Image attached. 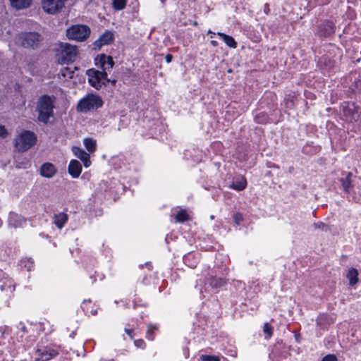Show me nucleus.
Segmentation results:
<instances>
[{
    "label": "nucleus",
    "mask_w": 361,
    "mask_h": 361,
    "mask_svg": "<svg viewBox=\"0 0 361 361\" xmlns=\"http://www.w3.org/2000/svg\"><path fill=\"white\" fill-rule=\"evenodd\" d=\"M247 186V180L243 176H238L229 185V188L237 191L243 190Z\"/></svg>",
    "instance_id": "a211bd4d"
},
{
    "label": "nucleus",
    "mask_w": 361,
    "mask_h": 361,
    "mask_svg": "<svg viewBox=\"0 0 361 361\" xmlns=\"http://www.w3.org/2000/svg\"><path fill=\"white\" fill-rule=\"evenodd\" d=\"M174 218L176 222L183 223L188 220L189 216L186 210L180 209L175 215Z\"/></svg>",
    "instance_id": "a878e982"
},
{
    "label": "nucleus",
    "mask_w": 361,
    "mask_h": 361,
    "mask_svg": "<svg viewBox=\"0 0 361 361\" xmlns=\"http://www.w3.org/2000/svg\"><path fill=\"white\" fill-rule=\"evenodd\" d=\"M263 331L266 335L267 338H269L273 334V328L268 323H265L264 325Z\"/></svg>",
    "instance_id": "7c9ffc66"
},
{
    "label": "nucleus",
    "mask_w": 361,
    "mask_h": 361,
    "mask_svg": "<svg viewBox=\"0 0 361 361\" xmlns=\"http://www.w3.org/2000/svg\"><path fill=\"white\" fill-rule=\"evenodd\" d=\"M320 30L323 36H329L334 32V24L331 21H325L322 24Z\"/></svg>",
    "instance_id": "412c9836"
},
{
    "label": "nucleus",
    "mask_w": 361,
    "mask_h": 361,
    "mask_svg": "<svg viewBox=\"0 0 361 361\" xmlns=\"http://www.w3.org/2000/svg\"><path fill=\"white\" fill-rule=\"evenodd\" d=\"M55 100L54 96L44 94L39 97L36 105V111L38 114L37 119L39 122L47 124L49 119L54 117Z\"/></svg>",
    "instance_id": "f03ea898"
},
{
    "label": "nucleus",
    "mask_w": 361,
    "mask_h": 361,
    "mask_svg": "<svg viewBox=\"0 0 361 361\" xmlns=\"http://www.w3.org/2000/svg\"><path fill=\"white\" fill-rule=\"evenodd\" d=\"M10 2L16 9H23L30 6L32 0H10Z\"/></svg>",
    "instance_id": "b1692460"
},
{
    "label": "nucleus",
    "mask_w": 361,
    "mask_h": 361,
    "mask_svg": "<svg viewBox=\"0 0 361 361\" xmlns=\"http://www.w3.org/2000/svg\"><path fill=\"white\" fill-rule=\"evenodd\" d=\"M111 82H112L113 84H115V83H116V80H112V81H111Z\"/></svg>",
    "instance_id": "a18cd8bd"
},
{
    "label": "nucleus",
    "mask_w": 361,
    "mask_h": 361,
    "mask_svg": "<svg viewBox=\"0 0 361 361\" xmlns=\"http://www.w3.org/2000/svg\"><path fill=\"white\" fill-rule=\"evenodd\" d=\"M349 280V284L352 286L358 282V271L355 268H350L346 275Z\"/></svg>",
    "instance_id": "4be33fe9"
},
{
    "label": "nucleus",
    "mask_w": 361,
    "mask_h": 361,
    "mask_svg": "<svg viewBox=\"0 0 361 361\" xmlns=\"http://www.w3.org/2000/svg\"><path fill=\"white\" fill-rule=\"evenodd\" d=\"M78 54V49L76 46L69 44L68 43H61L60 50L59 53V61L62 63L73 62Z\"/></svg>",
    "instance_id": "0eeeda50"
},
{
    "label": "nucleus",
    "mask_w": 361,
    "mask_h": 361,
    "mask_svg": "<svg viewBox=\"0 0 361 361\" xmlns=\"http://www.w3.org/2000/svg\"><path fill=\"white\" fill-rule=\"evenodd\" d=\"M84 145L89 152H93L96 149L97 144L96 140L92 138H85L84 140Z\"/></svg>",
    "instance_id": "bb28decb"
},
{
    "label": "nucleus",
    "mask_w": 361,
    "mask_h": 361,
    "mask_svg": "<svg viewBox=\"0 0 361 361\" xmlns=\"http://www.w3.org/2000/svg\"><path fill=\"white\" fill-rule=\"evenodd\" d=\"M114 35L113 33L109 31H106L98 39H97L93 45L94 49H99L102 46L109 44L113 42Z\"/></svg>",
    "instance_id": "f8f14e48"
},
{
    "label": "nucleus",
    "mask_w": 361,
    "mask_h": 361,
    "mask_svg": "<svg viewBox=\"0 0 361 361\" xmlns=\"http://www.w3.org/2000/svg\"><path fill=\"white\" fill-rule=\"evenodd\" d=\"M202 361H219V358L215 355H202Z\"/></svg>",
    "instance_id": "473e14b6"
},
{
    "label": "nucleus",
    "mask_w": 361,
    "mask_h": 361,
    "mask_svg": "<svg viewBox=\"0 0 361 361\" xmlns=\"http://www.w3.org/2000/svg\"><path fill=\"white\" fill-rule=\"evenodd\" d=\"M314 227L315 228L324 230L326 231L329 230V226L326 224H325L324 223H323V222L314 223Z\"/></svg>",
    "instance_id": "72a5a7b5"
},
{
    "label": "nucleus",
    "mask_w": 361,
    "mask_h": 361,
    "mask_svg": "<svg viewBox=\"0 0 361 361\" xmlns=\"http://www.w3.org/2000/svg\"><path fill=\"white\" fill-rule=\"evenodd\" d=\"M25 219L21 215L15 212H10L8 216V225L13 228H18L22 226L25 223Z\"/></svg>",
    "instance_id": "4468645a"
},
{
    "label": "nucleus",
    "mask_w": 361,
    "mask_h": 361,
    "mask_svg": "<svg viewBox=\"0 0 361 361\" xmlns=\"http://www.w3.org/2000/svg\"><path fill=\"white\" fill-rule=\"evenodd\" d=\"M66 0H41L42 8L49 14H55L64 6Z\"/></svg>",
    "instance_id": "1a4fd4ad"
},
{
    "label": "nucleus",
    "mask_w": 361,
    "mask_h": 361,
    "mask_svg": "<svg viewBox=\"0 0 361 361\" xmlns=\"http://www.w3.org/2000/svg\"><path fill=\"white\" fill-rule=\"evenodd\" d=\"M202 280H200V283H199V282H197V285L195 286V288H198L199 286H202ZM199 290H200V293H202V288H201V287H200V288H199Z\"/></svg>",
    "instance_id": "a19ab883"
},
{
    "label": "nucleus",
    "mask_w": 361,
    "mask_h": 361,
    "mask_svg": "<svg viewBox=\"0 0 361 361\" xmlns=\"http://www.w3.org/2000/svg\"><path fill=\"white\" fill-rule=\"evenodd\" d=\"M342 108L343 114L346 121L352 123L355 122L359 119L360 116L359 107L357 106L354 103L345 102L343 104Z\"/></svg>",
    "instance_id": "6e6552de"
},
{
    "label": "nucleus",
    "mask_w": 361,
    "mask_h": 361,
    "mask_svg": "<svg viewBox=\"0 0 361 361\" xmlns=\"http://www.w3.org/2000/svg\"><path fill=\"white\" fill-rule=\"evenodd\" d=\"M208 33H210V34H212V35L211 36V37H213V35H216V33L212 32L210 30L208 31Z\"/></svg>",
    "instance_id": "c03bdc74"
},
{
    "label": "nucleus",
    "mask_w": 361,
    "mask_h": 361,
    "mask_svg": "<svg viewBox=\"0 0 361 361\" xmlns=\"http://www.w3.org/2000/svg\"><path fill=\"white\" fill-rule=\"evenodd\" d=\"M57 170L55 166L49 162L44 163L40 168V174L42 176L51 178L56 173Z\"/></svg>",
    "instance_id": "2eb2a0df"
},
{
    "label": "nucleus",
    "mask_w": 361,
    "mask_h": 361,
    "mask_svg": "<svg viewBox=\"0 0 361 361\" xmlns=\"http://www.w3.org/2000/svg\"><path fill=\"white\" fill-rule=\"evenodd\" d=\"M207 281L209 285L212 288H219L222 286H224L226 283V280L222 277H215V276H209L207 279Z\"/></svg>",
    "instance_id": "6ab92c4d"
},
{
    "label": "nucleus",
    "mask_w": 361,
    "mask_h": 361,
    "mask_svg": "<svg viewBox=\"0 0 361 361\" xmlns=\"http://www.w3.org/2000/svg\"><path fill=\"white\" fill-rule=\"evenodd\" d=\"M255 120L257 123H262V122H264L267 120V116L264 114H260L257 115L255 116Z\"/></svg>",
    "instance_id": "f704fd0d"
},
{
    "label": "nucleus",
    "mask_w": 361,
    "mask_h": 361,
    "mask_svg": "<svg viewBox=\"0 0 361 361\" xmlns=\"http://www.w3.org/2000/svg\"><path fill=\"white\" fill-rule=\"evenodd\" d=\"M216 35L221 37L228 47L233 49L237 47V42L233 37L227 35L223 32H217Z\"/></svg>",
    "instance_id": "5701e85b"
},
{
    "label": "nucleus",
    "mask_w": 361,
    "mask_h": 361,
    "mask_svg": "<svg viewBox=\"0 0 361 361\" xmlns=\"http://www.w3.org/2000/svg\"><path fill=\"white\" fill-rule=\"evenodd\" d=\"M211 44L213 46V47H217L218 46V42L215 40H212L211 41Z\"/></svg>",
    "instance_id": "79ce46f5"
},
{
    "label": "nucleus",
    "mask_w": 361,
    "mask_h": 361,
    "mask_svg": "<svg viewBox=\"0 0 361 361\" xmlns=\"http://www.w3.org/2000/svg\"><path fill=\"white\" fill-rule=\"evenodd\" d=\"M82 166L80 163L75 159L70 161L68 165V172L73 178H78L81 173Z\"/></svg>",
    "instance_id": "f3484780"
},
{
    "label": "nucleus",
    "mask_w": 361,
    "mask_h": 361,
    "mask_svg": "<svg viewBox=\"0 0 361 361\" xmlns=\"http://www.w3.org/2000/svg\"><path fill=\"white\" fill-rule=\"evenodd\" d=\"M20 329L22 331L24 332V331H25L26 327L24 325H23L22 327L20 328Z\"/></svg>",
    "instance_id": "37998d69"
},
{
    "label": "nucleus",
    "mask_w": 361,
    "mask_h": 361,
    "mask_svg": "<svg viewBox=\"0 0 361 361\" xmlns=\"http://www.w3.org/2000/svg\"><path fill=\"white\" fill-rule=\"evenodd\" d=\"M16 40V43L23 47L35 49L39 46L42 40V37L37 32H25L18 34Z\"/></svg>",
    "instance_id": "20e7f679"
},
{
    "label": "nucleus",
    "mask_w": 361,
    "mask_h": 361,
    "mask_svg": "<svg viewBox=\"0 0 361 361\" xmlns=\"http://www.w3.org/2000/svg\"><path fill=\"white\" fill-rule=\"evenodd\" d=\"M173 59V56L171 54H167L166 56H165V60L167 63H171V61Z\"/></svg>",
    "instance_id": "ea45409f"
},
{
    "label": "nucleus",
    "mask_w": 361,
    "mask_h": 361,
    "mask_svg": "<svg viewBox=\"0 0 361 361\" xmlns=\"http://www.w3.org/2000/svg\"><path fill=\"white\" fill-rule=\"evenodd\" d=\"M72 152L75 157L82 161L85 167L87 168L91 165L90 154L78 147H73Z\"/></svg>",
    "instance_id": "ddd939ff"
},
{
    "label": "nucleus",
    "mask_w": 361,
    "mask_h": 361,
    "mask_svg": "<svg viewBox=\"0 0 361 361\" xmlns=\"http://www.w3.org/2000/svg\"><path fill=\"white\" fill-rule=\"evenodd\" d=\"M75 70H78V67H76V66H74L73 68H72L71 67H65V68H61V70L60 71V74L64 78L71 79L74 76Z\"/></svg>",
    "instance_id": "393cba45"
},
{
    "label": "nucleus",
    "mask_w": 361,
    "mask_h": 361,
    "mask_svg": "<svg viewBox=\"0 0 361 361\" xmlns=\"http://www.w3.org/2000/svg\"><path fill=\"white\" fill-rule=\"evenodd\" d=\"M126 5V0H112V6L115 10H123Z\"/></svg>",
    "instance_id": "cd10ccee"
},
{
    "label": "nucleus",
    "mask_w": 361,
    "mask_h": 361,
    "mask_svg": "<svg viewBox=\"0 0 361 361\" xmlns=\"http://www.w3.org/2000/svg\"><path fill=\"white\" fill-rule=\"evenodd\" d=\"M233 219L234 222H235L237 225H239V224H240V223L243 221V216L242 214H240V213H235V214L233 215Z\"/></svg>",
    "instance_id": "2f4dec72"
},
{
    "label": "nucleus",
    "mask_w": 361,
    "mask_h": 361,
    "mask_svg": "<svg viewBox=\"0 0 361 361\" xmlns=\"http://www.w3.org/2000/svg\"><path fill=\"white\" fill-rule=\"evenodd\" d=\"M125 331L126 334L131 338H133L134 334H133V330L129 329H125Z\"/></svg>",
    "instance_id": "58836bf2"
},
{
    "label": "nucleus",
    "mask_w": 361,
    "mask_h": 361,
    "mask_svg": "<svg viewBox=\"0 0 361 361\" xmlns=\"http://www.w3.org/2000/svg\"><path fill=\"white\" fill-rule=\"evenodd\" d=\"M343 175H345V177L341 178L339 179V181L341 184V188L343 190L345 193H350L352 191L353 189V185H352V173L348 172V173H343Z\"/></svg>",
    "instance_id": "dca6fc26"
},
{
    "label": "nucleus",
    "mask_w": 361,
    "mask_h": 361,
    "mask_svg": "<svg viewBox=\"0 0 361 361\" xmlns=\"http://www.w3.org/2000/svg\"><path fill=\"white\" fill-rule=\"evenodd\" d=\"M103 100L100 96L96 94H87L78 103L77 111L82 113L97 109L102 106Z\"/></svg>",
    "instance_id": "7ed1b4c3"
},
{
    "label": "nucleus",
    "mask_w": 361,
    "mask_h": 361,
    "mask_svg": "<svg viewBox=\"0 0 361 361\" xmlns=\"http://www.w3.org/2000/svg\"><path fill=\"white\" fill-rule=\"evenodd\" d=\"M37 140L34 133L24 130L15 139V146L18 151L25 152L33 146Z\"/></svg>",
    "instance_id": "423d86ee"
},
{
    "label": "nucleus",
    "mask_w": 361,
    "mask_h": 361,
    "mask_svg": "<svg viewBox=\"0 0 361 361\" xmlns=\"http://www.w3.org/2000/svg\"><path fill=\"white\" fill-rule=\"evenodd\" d=\"M33 264L34 262L31 258H23L20 261V265L26 268L27 271H31Z\"/></svg>",
    "instance_id": "c85d7f7f"
},
{
    "label": "nucleus",
    "mask_w": 361,
    "mask_h": 361,
    "mask_svg": "<svg viewBox=\"0 0 361 361\" xmlns=\"http://www.w3.org/2000/svg\"><path fill=\"white\" fill-rule=\"evenodd\" d=\"M68 221V215L64 212L56 214L54 216V223L59 228H62Z\"/></svg>",
    "instance_id": "aec40b11"
},
{
    "label": "nucleus",
    "mask_w": 361,
    "mask_h": 361,
    "mask_svg": "<svg viewBox=\"0 0 361 361\" xmlns=\"http://www.w3.org/2000/svg\"><path fill=\"white\" fill-rule=\"evenodd\" d=\"M322 361H337V357L334 355H328L324 357Z\"/></svg>",
    "instance_id": "c9c22d12"
},
{
    "label": "nucleus",
    "mask_w": 361,
    "mask_h": 361,
    "mask_svg": "<svg viewBox=\"0 0 361 361\" xmlns=\"http://www.w3.org/2000/svg\"><path fill=\"white\" fill-rule=\"evenodd\" d=\"M136 347L140 348H145V343L142 339H138L135 340L134 342Z\"/></svg>",
    "instance_id": "e433bc0d"
},
{
    "label": "nucleus",
    "mask_w": 361,
    "mask_h": 361,
    "mask_svg": "<svg viewBox=\"0 0 361 361\" xmlns=\"http://www.w3.org/2000/svg\"><path fill=\"white\" fill-rule=\"evenodd\" d=\"M37 357L35 361H48L59 355V351L51 347L46 346L37 348L36 350Z\"/></svg>",
    "instance_id": "9d476101"
},
{
    "label": "nucleus",
    "mask_w": 361,
    "mask_h": 361,
    "mask_svg": "<svg viewBox=\"0 0 361 361\" xmlns=\"http://www.w3.org/2000/svg\"><path fill=\"white\" fill-rule=\"evenodd\" d=\"M8 131L4 126L0 125V137L4 138L7 136Z\"/></svg>",
    "instance_id": "4c0bfd02"
},
{
    "label": "nucleus",
    "mask_w": 361,
    "mask_h": 361,
    "mask_svg": "<svg viewBox=\"0 0 361 361\" xmlns=\"http://www.w3.org/2000/svg\"><path fill=\"white\" fill-rule=\"evenodd\" d=\"M90 28L85 25H73L66 30V36L69 39L77 42L85 41L90 35Z\"/></svg>",
    "instance_id": "39448f33"
},
{
    "label": "nucleus",
    "mask_w": 361,
    "mask_h": 361,
    "mask_svg": "<svg viewBox=\"0 0 361 361\" xmlns=\"http://www.w3.org/2000/svg\"><path fill=\"white\" fill-rule=\"evenodd\" d=\"M0 290L5 293L6 296L10 297L15 290V283L13 280L8 276L0 281Z\"/></svg>",
    "instance_id": "9b49d317"
},
{
    "label": "nucleus",
    "mask_w": 361,
    "mask_h": 361,
    "mask_svg": "<svg viewBox=\"0 0 361 361\" xmlns=\"http://www.w3.org/2000/svg\"><path fill=\"white\" fill-rule=\"evenodd\" d=\"M95 65L102 71L91 68L87 71L88 81L91 86L97 90L100 89L103 85H106L111 80L107 78V72L110 71L114 61L111 56L105 54L97 56L95 59Z\"/></svg>",
    "instance_id": "f257e3e1"
},
{
    "label": "nucleus",
    "mask_w": 361,
    "mask_h": 361,
    "mask_svg": "<svg viewBox=\"0 0 361 361\" xmlns=\"http://www.w3.org/2000/svg\"><path fill=\"white\" fill-rule=\"evenodd\" d=\"M157 330V327L156 326H148V329L147 331V338L150 341L154 340V331Z\"/></svg>",
    "instance_id": "c756f323"
}]
</instances>
